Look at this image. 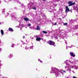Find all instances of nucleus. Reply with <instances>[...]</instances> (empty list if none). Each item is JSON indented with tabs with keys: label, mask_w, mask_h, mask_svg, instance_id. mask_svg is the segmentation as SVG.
Wrapping results in <instances>:
<instances>
[{
	"label": "nucleus",
	"mask_w": 78,
	"mask_h": 78,
	"mask_svg": "<svg viewBox=\"0 0 78 78\" xmlns=\"http://www.w3.org/2000/svg\"><path fill=\"white\" fill-rule=\"evenodd\" d=\"M48 44L50 45H53L54 47H55V42L53 41H52L50 40L48 41Z\"/></svg>",
	"instance_id": "nucleus-1"
},
{
	"label": "nucleus",
	"mask_w": 78,
	"mask_h": 78,
	"mask_svg": "<svg viewBox=\"0 0 78 78\" xmlns=\"http://www.w3.org/2000/svg\"><path fill=\"white\" fill-rule=\"evenodd\" d=\"M58 72H59V71L57 69H55L54 72V73L55 74L56 76H57L58 75Z\"/></svg>",
	"instance_id": "nucleus-2"
},
{
	"label": "nucleus",
	"mask_w": 78,
	"mask_h": 78,
	"mask_svg": "<svg viewBox=\"0 0 78 78\" xmlns=\"http://www.w3.org/2000/svg\"><path fill=\"white\" fill-rule=\"evenodd\" d=\"M65 8H66V9L65 10V12H69L70 11V9H69V8H68V6H66Z\"/></svg>",
	"instance_id": "nucleus-3"
},
{
	"label": "nucleus",
	"mask_w": 78,
	"mask_h": 78,
	"mask_svg": "<svg viewBox=\"0 0 78 78\" xmlns=\"http://www.w3.org/2000/svg\"><path fill=\"white\" fill-rule=\"evenodd\" d=\"M70 56H72V57H75V54L73 53V52H70Z\"/></svg>",
	"instance_id": "nucleus-4"
},
{
	"label": "nucleus",
	"mask_w": 78,
	"mask_h": 78,
	"mask_svg": "<svg viewBox=\"0 0 78 78\" xmlns=\"http://www.w3.org/2000/svg\"><path fill=\"white\" fill-rule=\"evenodd\" d=\"M68 4H69L68 6H72V2L71 1H69L68 2Z\"/></svg>",
	"instance_id": "nucleus-5"
},
{
	"label": "nucleus",
	"mask_w": 78,
	"mask_h": 78,
	"mask_svg": "<svg viewBox=\"0 0 78 78\" xmlns=\"http://www.w3.org/2000/svg\"><path fill=\"white\" fill-rule=\"evenodd\" d=\"M41 40V38L40 37H37L36 39L37 41H40Z\"/></svg>",
	"instance_id": "nucleus-6"
},
{
	"label": "nucleus",
	"mask_w": 78,
	"mask_h": 78,
	"mask_svg": "<svg viewBox=\"0 0 78 78\" xmlns=\"http://www.w3.org/2000/svg\"><path fill=\"white\" fill-rule=\"evenodd\" d=\"M9 31H13L14 30H13V29H12V28L9 27Z\"/></svg>",
	"instance_id": "nucleus-7"
},
{
	"label": "nucleus",
	"mask_w": 78,
	"mask_h": 78,
	"mask_svg": "<svg viewBox=\"0 0 78 78\" xmlns=\"http://www.w3.org/2000/svg\"><path fill=\"white\" fill-rule=\"evenodd\" d=\"M40 28L39 27V25H38L37 26V28H36V30H40Z\"/></svg>",
	"instance_id": "nucleus-8"
},
{
	"label": "nucleus",
	"mask_w": 78,
	"mask_h": 78,
	"mask_svg": "<svg viewBox=\"0 0 78 78\" xmlns=\"http://www.w3.org/2000/svg\"><path fill=\"white\" fill-rule=\"evenodd\" d=\"M24 20H25V21H28L29 20V19L27 18H24Z\"/></svg>",
	"instance_id": "nucleus-9"
},
{
	"label": "nucleus",
	"mask_w": 78,
	"mask_h": 78,
	"mask_svg": "<svg viewBox=\"0 0 78 78\" xmlns=\"http://www.w3.org/2000/svg\"><path fill=\"white\" fill-rule=\"evenodd\" d=\"M1 33L2 34V35H3V34H4V32H3V30H1Z\"/></svg>",
	"instance_id": "nucleus-10"
},
{
	"label": "nucleus",
	"mask_w": 78,
	"mask_h": 78,
	"mask_svg": "<svg viewBox=\"0 0 78 78\" xmlns=\"http://www.w3.org/2000/svg\"><path fill=\"white\" fill-rule=\"evenodd\" d=\"M43 33L44 34H47V32L45 31H42Z\"/></svg>",
	"instance_id": "nucleus-11"
},
{
	"label": "nucleus",
	"mask_w": 78,
	"mask_h": 78,
	"mask_svg": "<svg viewBox=\"0 0 78 78\" xmlns=\"http://www.w3.org/2000/svg\"><path fill=\"white\" fill-rule=\"evenodd\" d=\"M75 4H76L75 2H74L72 3V2L71 6H72V5H74Z\"/></svg>",
	"instance_id": "nucleus-12"
},
{
	"label": "nucleus",
	"mask_w": 78,
	"mask_h": 78,
	"mask_svg": "<svg viewBox=\"0 0 78 78\" xmlns=\"http://www.w3.org/2000/svg\"><path fill=\"white\" fill-rule=\"evenodd\" d=\"M32 9H34V10H36V9H36V8L35 7L33 8Z\"/></svg>",
	"instance_id": "nucleus-13"
},
{
	"label": "nucleus",
	"mask_w": 78,
	"mask_h": 78,
	"mask_svg": "<svg viewBox=\"0 0 78 78\" xmlns=\"http://www.w3.org/2000/svg\"><path fill=\"white\" fill-rule=\"evenodd\" d=\"M28 26L29 27H30V26H31V24H30V23L29 24H28Z\"/></svg>",
	"instance_id": "nucleus-14"
},
{
	"label": "nucleus",
	"mask_w": 78,
	"mask_h": 78,
	"mask_svg": "<svg viewBox=\"0 0 78 78\" xmlns=\"http://www.w3.org/2000/svg\"><path fill=\"white\" fill-rule=\"evenodd\" d=\"M60 73H62V74H64V73H62V72L61 71L60 72Z\"/></svg>",
	"instance_id": "nucleus-15"
},
{
	"label": "nucleus",
	"mask_w": 78,
	"mask_h": 78,
	"mask_svg": "<svg viewBox=\"0 0 78 78\" xmlns=\"http://www.w3.org/2000/svg\"><path fill=\"white\" fill-rule=\"evenodd\" d=\"M57 25V23H55L54 25Z\"/></svg>",
	"instance_id": "nucleus-16"
},
{
	"label": "nucleus",
	"mask_w": 78,
	"mask_h": 78,
	"mask_svg": "<svg viewBox=\"0 0 78 78\" xmlns=\"http://www.w3.org/2000/svg\"><path fill=\"white\" fill-rule=\"evenodd\" d=\"M62 70L63 72H65V73H66V71L64 70H63L62 69Z\"/></svg>",
	"instance_id": "nucleus-17"
},
{
	"label": "nucleus",
	"mask_w": 78,
	"mask_h": 78,
	"mask_svg": "<svg viewBox=\"0 0 78 78\" xmlns=\"http://www.w3.org/2000/svg\"><path fill=\"white\" fill-rule=\"evenodd\" d=\"M64 25H67V23H65Z\"/></svg>",
	"instance_id": "nucleus-18"
},
{
	"label": "nucleus",
	"mask_w": 78,
	"mask_h": 78,
	"mask_svg": "<svg viewBox=\"0 0 78 78\" xmlns=\"http://www.w3.org/2000/svg\"><path fill=\"white\" fill-rule=\"evenodd\" d=\"M70 12H72V10H69Z\"/></svg>",
	"instance_id": "nucleus-19"
},
{
	"label": "nucleus",
	"mask_w": 78,
	"mask_h": 78,
	"mask_svg": "<svg viewBox=\"0 0 78 78\" xmlns=\"http://www.w3.org/2000/svg\"><path fill=\"white\" fill-rule=\"evenodd\" d=\"M73 78H77L75 76H73Z\"/></svg>",
	"instance_id": "nucleus-20"
},
{
	"label": "nucleus",
	"mask_w": 78,
	"mask_h": 78,
	"mask_svg": "<svg viewBox=\"0 0 78 78\" xmlns=\"http://www.w3.org/2000/svg\"><path fill=\"white\" fill-rule=\"evenodd\" d=\"M9 56H12V55L10 54V55H9Z\"/></svg>",
	"instance_id": "nucleus-21"
},
{
	"label": "nucleus",
	"mask_w": 78,
	"mask_h": 78,
	"mask_svg": "<svg viewBox=\"0 0 78 78\" xmlns=\"http://www.w3.org/2000/svg\"><path fill=\"white\" fill-rule=\"evenodd\" d=\"M40 62H42V61L40 60Z\"/></svg>",
	"instance_id": "nucleus-22"
},
{
	"label": "nucleus",
	"mask_w": 78,
	"mask_h": 78,
	"mask_svg": "<svg viewBox=\"0 0 78 78\" xmlns=\"http://www.w3.org/2000/svg\"><path fill=\"white\" fill-rule=\"evenodd\" d=\"M25 36H24L23 37V39H24V38H25Z\"/></svg>",
	"instance_id": "nucleus-23"
},
{
	"label": "nucleus",
	"mask_w": 78,
	"mask_h": 78,
	"mask_svg": "<svg viewBox=\"0 0 78 78\" xmlns=\"http://www.w3.org/2000/svg\"><path fill=\"white\" fill-rule=\"evenodd\" d=\"M43 0V1H46L47 0Z\"/></svg>",
	"instance_id": "nucleus-24"
},
{
	"label": "nucleus",
	"mask_w": 78,
	"mask_h": 78,
	"mask_svg": "<svg viewBox=\"0 0 78 78\" xmlns=\"http://www.w3.org/2000/svg\"><path fill=\"white\" fill-rule=\"evenodd\" d=\"M38 61H41V60L39 59H38Z\"/></svg>",
	"instance_id": "nucleus-25"
},
{
	"label": "nucleus",
	"mask_w": 78,
	"mask_h": 78,
	"mask_svg": "<svg viewBox=\"0 0 78 78\" xmlns=\"http://www.w3.org/2000/svg\"><path fill=\"white\" fill-rule=\"evenodd\" d=\"M12 45H14V44H12Z\"/></svg>",
	"instance_id": "nucleus-26"
},
{
	"label": "nucleus",
	"mask_w": 78,
	"mask_h": 78,
	"mask_svg": "<svg viewBox=\"0 0 78 78\" xmlns=\"http://www.w3.org/2000/svg\"><path fill=\"white\" fill-rule=\"evenodd\" d=\"M77 11H78V8H77Z\"/></svg>",
	"instance_id": "nucleus-27"
},
{
	"label": "nucleus",
	"mask_w": 78,
	"mask_h": 78,
	"mask_svg": "<svg viewBox=\"0 0 78 78\" xmlns=\"http://www.w3.org/2000/svg\"><path fill=\"white\" fill-rule=\"evenodd\" d=\"M70 62H71V63H72V62H71L70 61Z\"/></svg>",
	"instance_id": "nucleus-28"
},
{
	"label": "nucleus",
	"mask_w": 78,
	"mask_h": 78,
	"mask_svg": "<svg viewBox=\"0 0 78 78\" xmlns=\"http://www.w3.org/2000/svg\"><path fill=\"white\" fill-rule=\"evenodd\" d=\"M76 69H77V68H76Z\"/></svg>",
	"instance_id": "nucleus-29"
},
{
	"label": "nucleus",
	"mask_w": 78,
	"mask_h": 78,
	"mask_svg": "<svg viewBox=\"0 0 78 78\" xmlns=\"http://www.w3.org/2000/svg\"><path fill=\"white\" fill-rule=\"evenodd\" d=\"M1 75V74H0V76Z\"/></svg>",
	"instance_id": "nucleus-30"
}]
</instances>
